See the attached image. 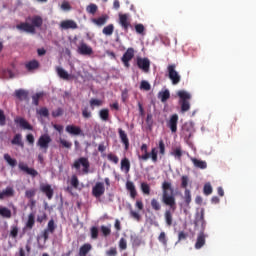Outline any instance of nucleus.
<instances>
[{
  "label": "nucleus",
  "instance_id": "nucleus-20",
  "mask_svg": "<svg viewBox=\"0 0 256 256\" xmlns=\"http://www.w3.org/2000/svg\"><path fill=\"white\" fill-rule=\"evenodd\" d=\"M15 97L19 99V101H29V92L23 89H18L15 91Z\"/></svg>",
  "mask_w": 256,
  "mask_h": 256
},
{
  "label": "nucleus",
  "instance_id": "nucleus-60",
  "mask_svg": "<svg viewBox=\"0 0 256 256\" xmlns=\"http://www.w3.org/2000/svg\"><path fill=\"white\" fill-rule=\"evenodd\" d=\"M119 249H121V251H125V249H127V240H125V238L120 239Z\"/></svg>",
  "mask_w": 256,
  "mask_h": 256
},
{
  "label": "nucleus",
  "instance_id": "nucleus-53",
  "mask_svg": "<svg viewBox=\"0 0 256 256\" xmlns=\"http://www.w3.org/2000/svg\"><path fill=\"white\" fill-rule=\"evenodd\" d=\"M70 185L74 187V189L79 188V178H77V175H73L70 180Z\"/></svg>",
  "mask_w": 256,
  "mask_h": 256
},
{
  "label": "nucleus",
  "instance_id": "nucleus-31",
  "mask_svg": "<svg viewBox=\"0 0 256 256\" xmlns=\"http://www.w3.org/2000/svg\"><path fill=\"white\" fill-rule=\"evenodd\" d=\"M33 227H35V214L34 213H30L28 215V220L26 222V229H33Z\"/></svg>",
  "mask_w": 256,
  "mask_h": 256
},
{
  "label": "nucleus",
  "instance_id": "nucleus-24",
  "mask_svg": "<svg viewBox=\"0 0 256 256\" xmlns=\"http://www.w3.org/2000/svg\"><path fill=\"white\" fill-rule=\"evenodd\" d=\"M92 21L95 25H98V27H103V25L109 21V15L104 14L98 18H94Z\"/></svg>",
  "mask_w": 256,
  "mask_h": 256
},
{
  "label": "nucleus",
  "instance_id": "nucleus-4",
  "mask_svg": "<svg viewBox=\"0 0 256 256\" xmlns=\"http://www.w3.org/2000/svg\"><path fill=\"white\" fill-rule=\"evenodd\" d=\"M176 69V64H169L167 66L168 78L172 81V85H179L181 83V75Z\"/></svg>",
  "mask_w": 256,
  "mask_h": 256
},
{
  "label": "nucleus",
  "instance_id": "nucleus-14",
  "mask_svg": "<svg viewBox=\"0 0 256 256\" xmlns=\"http://www.w3.org/2000/svg\"><path fill=\"white\" fill-rule=\"evenodd\" d=\"M18 167L20 171H24V173H27V175H31V177H37V175H39V172H37V170H35L34 168H29V166H27V164L25 163H19Z\"/></svg>",
  "mask_w": 256,
  "mask_h": 256
},
{
  "label": "nucleus",
  "instance_id": "nucleus-62",
  "mask_svg": "<svg viewBox=\"0 0 256 256\" xmlns=\"http://www.w3.org/2000/svg\"><path fill=\"white\" fill-rule=\"evenodd\" d=\"M159 153L165 155V142L163 140H159Z\"/></svg>",
  "mask_w": 256,
  "mask_h": 256
},
{
  "label": "nucleus",
  "instance_id": "nucleus-9",
  "mask_svg": "<svg viewBox=\"0 0 256 256\" xmlns=\"http://www.w3.org/2000/svg\"><path fill=\"white\" fill-rule=\"evenodd\" d=\"M135 57V49L128 48L126 52L123 54L121 61L124 63V67H131V64H129V61H131Z\"/></svg>",
  "mask_w": 256,
  "mask_h": 256
},
{
  "label": "nucleus",
  "instance_id": "nucleus-52",
  "mask_svg": "<svg viewBox=\"0 0 256 256\" xmlns=\"http://www.w3.org/2000/svg\"><path fill=\"white\" fill-rule=\"evenodd\" d=\"M140 89H142V91H151V84H149L147 80H142L140 83Z\"/></svg>",
  "mask_w": 256,
  "mask_h": 256
},
{
  "label": "nucleus",
  "instance_id": "nucleus-36",
  "mask_svg": "<svg viewBox=\"0 0 256 256\" xmlns=\"http://www.w3.org/2000/svg\"><path fill=\"white\" fill-rule=\"evenodd\" d=\"M26 69L28 71H34V69H39V61L32 60L26 64Z\"/></svg>",
  "mask_w": 256,
  "mask_h": 256
},
{
  "label": "nucleus",
  "instance_id": "nucleus-55",
  "mask_svg": "<svg viewBox=\"0 0 256 256\" xmlns=\"http://www.w3.org/2000/svg\"><path fill=\"white\" fill-rule=\"evenodd\" d=\"M43 97V93H36L32 96V103L37 107L39 105V100Z\"/></svg>",
  "mask_w": 256,
  "mask_h": 256
},
{
  "label": "nucleus",
  "instance_id": "nucleus-57",
  "mask_svg": "<svg viewBox=\"0 0 256 256\" xmlns=\"http://www.w3.org/2000/svg\"><path fill=\"white\" fill-rule=\"evenodd\" d=\"M184 199H185L186 205H189V203H191V190L186 189L184 191Z\"/></svg>",
  "mask_w": 256,
  "mask_h": 256
},
{
  "label": "nucleus",
  "instance_id": "nucleus-3",
  "mask_svg": "<svg viewBox=\"0 0 256 256\" xmlns=\"http://www.w3.org/2000/svg\"><path fill=\"white\" fill-rule=\"evenodd\" d=\"M140 151L143 152V155H138L139 161H149V159H152L153 163H157V148H152L151 152L149 153V147L147 146V144H142L140 147Z\"/></svg>",
  "mask_w": 256,
  "mask_h": 256
},
{
  "label": "nucleus",
  "instance_id": "nucleus-46",
  "mask_svg": "<svg viewBox=\"0 0 256 256\" xmlns=\"http://www.w3.org/2000/svg\"><path fill=\"white\" fill-rule=\"evenodd\" d=\"M55 229H57V226L55 225V220H49L46 230L50 233H55Z\"/></svg>",
  "mask_w": 256,
  "mask_h": 256
},
{
  "label": "nucleus",
  "instance_id": "nucleus-27",
  "mask_svg": "<svg viewBox=\"0 0 256 256\" xmlns=\"http://www.w3.org/2000/svg\"><path fill=\"white\" fill-rule=\"evenodd\" d=\"M93 249V246H91V244L86 243L83 244L80 249H79V256H87V254L89 253V251H91Z\"/></svg>",
  "mask_w": 256,
  "mask_h": 256
},
{
  "label": "nucleus",
  "instance_id": "nucleus-2",
  "mask_svg": "<svg viewBox=\"0 0 256 256\" xmlns=\"http://www.w3.org/2000/svg\"><path fill=\"white\" fill-rule=\"evenodd\" d=\"M162 202L175 211L177 209V202L175 201V196L173 195V188L171 187V182L164 181L162 184Z\"/></svg>",
  "mask_w": 256,
  "mask_h": 256
},
{
  "label": "nucleus",
  "instance_id": "nucleus-58",
  "mask_svg": "<svg viewBox=\"0 0 256 256\" xmlns=\"http://www.w3.org/2000/svg\"><path fill=\"white\" fill-rule=\"evenodd\" d=\"M158 241L162 243V245H167V235L165 232H161L160 235L158 236Z\"/></svg>",
  "mask_w": 256,
  "mask_h": 256
},
{
  "label": "nucleus",
  "instance_id": "nucleus-29",
  "mask_svg": "<svg viewBox=\"0 0 256 256\" xmlns=\"http://www.w3.org/2000/svg\"><path fill=\"white\" fill-rule=\"evenodd\" d=\"M90 108L95 110V107H102L103 106V100L97 99V98H92L89 101Z\"/></svg>",
  "mask_w": 256,
  "mask_h": 256
},
{
  "label": "nucleus",
  "instance_id": "nucleus-34",
  "mask_svg": "<svg viewBox=\"0 0 256 256\" xmlns=\"http://www.w3.org/2000/svg\"><path fill=\"white\" fill-rule=\"evenodd\" d=\"M178 97H180V101H189L191 99V94H189L185 90H180L177 92Z\"/></svg>",
  "mask_w": 256,
  "mask_h": 256
},
{
  "label": "nucleus",
  "instance_id": "nucleus-47",
  "mask_svg": "<svg viewBox=\"0 0 256 256\" xmlns=\"http://www.w3.org/2000/svg\"><path fill=\"white\" fill-rule=\"evenodd\" d=\"M82 117L84 119H91V117H93V114L91 113V111L89 110V107H84L82 109Z\"/></svg>",
  "mask_w": 256,
  "mask_h": 256
},
{
  "label": "nucleus",
  "instance_id": "nucleus-16",
  "mask_svg": "<svg viewBox=\"0 0 256 256\" xmlns=\"http://www.w3.org/2000/svg\"><path fill=\"white\" fill-rule=\"evenodd\" d=\"M66 133H69V135H83V130H81V127L75 126V125H67L66 126Z\"/></svg>",
  "mask_w": 256,
  "mask_h": 256
},
{
  "label": "nucleus",
  "instance_id": "nucleus-12",
  "mask_svg": "<svg viewBox=\"0 0 256 256\" xmlns=\"http://www.w3.org/2000/svg\"><path fill=\"white\" fill-rule=\"evenodd\" d=\"M179 123V115L173 114L169 121L167 122V127H169L170 131L172 133H175L177 131V124Z\"/></svg>",
  "mask_w": 256,
  "mask_h": 256
},
{
  "label": "nucleus",
  "instance_id": "nucleus-37",
  "mask_svg": "<svg viewBox=\"0 0 256 256\" xmlns=\"http://www.w3.org/2000/svg\"><path fill=\"white\" fill-rule=\"evenodd\" d=\"M113 31H115V26L113 24H109L103 28L102 33L103 35L111 36L113 35Z\"/></svg>",
  "mask_w": 256,
  "mask_h": 256
},
{
  "label": "nucleus",
  "instance_id": "nucleus-22",
  "mask_svg": "<svg viewBox=\"0 0 256 256\" xmlns=\"http://www.w3.org/2000/svg\"><path fill=\"white\" fill-rule=\"evenodd\" d=\"M56 73L60 79H63L64 81H69L71 79V75L65 71V69L57 66L56 67Z\"/></svg>",
  "mask_w": 256,
  "mask_h": 256
},
{
  "label": "nucleus",
  "instance_id": "nucleus-1",
  "mask_svg": "<svg viewBox=\"0 0 256 256\" xmlns=\"http://www.w3.org/2000/svg\"><path fill=\"white\" fill-rule=\"evenodd\" d=\"M43 27V18L39 15L28 16L26 22L16 25V29L22 33H31L35 35L36 29Z\"/></svg>",
  "mask_w": 256,
  "mask_h": 256
},
{
  "label": "nucleus",
  "instance_id": "nucleus-15",
  "mask_svg": "<svg viewBox=\"0 0 256 256\" xmlns=\"http://www.w3.org/2000/svg\"><path fill=\"white\" fill-rule=\"evenodd\" d=\"M40 191L46 195L47 199H53L54 191L50 184H42L40 186Z\"/></svg>",
  "mask_w": 256,
  "mask_h": 256
},
{
  "label": "nucleus",
  "instance_id": "nucleus-43",
  "mask_svg": "<svg viewBox=\"0 0 256 256\" xmlns=\"http://www.w3.org/2000/svg\"><path fill=\"white\" fill-rule=\"evenodd\" d=\"M19 235V227L17 225H12L10 230V237L13 239H17V236Z\"/></svg>",
  "mask_w": 256,
  "mask_h": 256
},
{
  "label": "nucleus",
  "instance_id": "nucleus-8",
  "mask_svg": "<svg viewBox=\"0 0 256 256\" xmlns=\"http://www.w3.org/2000/svg\"><path fill=\"white\" fill-rule=\"evenodd\" d=\"M92 195L96 199L105 195V184L103 182H97L92 188Z\"/></svg>",
  "mask_w": 256,
  "mask_h": 256
},
{
  "label": "nucleus",
  "instance_id": "nucleus-26",
  "mask_svg": "<svg viewBox=\"0 0 256 256\" xmlns=\"http://www.w3.org/2000/svg\"><path fill=\"white\" fill-rule=\"evenodd\" d=\"M15 195V190L13 187H7L2 192H0V200L5 199V197H13Z\"/></svg>",
  "mask_w": 256,
  "mask_h": 256
},
{
  "label": "nucleus",
  "instance_id": "nucleus-11",
  "mask_svg": "<svg viewBox=\"0 0 256 256\" xmlns=\"http://www.w3.org/2000/svg\"><path fill=\"white\" fill-rule=\"evenodd\" d=\"M137 66L139 69H142L144 73H149L151 61H149L148 58H137Z\"/></svg>",
  "mask_w": 256,
  "mask_h": 256
},
{
  "label": "nucleus",
  "instance_id": "nucleus-21",
  "mask_svg": "<svg viewBox=\"0 0 256 256\" xmlns=\"http://www.w3.org/2000/svg\"><path fill=\"white\" fill-rule=\"evenodd\" d=\"M207 238V235L205 233H199L196 239L195 243V249H201L205 246V239Z\"/></svg>",
  "mask_w": 256,
  "mask_h": 256
},
{
  "label": "nucleus",
  "instance_id": "nucleus-33",
  "mask_svg": "<svg viewBox=\"0 0 256 256\" xmlns=\"http://www.w3.org/2000/svg\"><path fill=\"white\" fill-rule=\"evenodd\" d=\"M99 117L101 121H104L105 123H107V121H109V109L107 108L101 109L99 111Z\"/></svg>",
  "mask_w": 256,
  "mask_h": 256
},
{
  "label": "nucleus",
  "instance_id": "nucleus-50",
  "mask_svg": "<svg viewBox=\"0 0 256 256\" xmlns=\"http://www.w3.org/2000/svg\"><path fill=\"white\" fill-rule=\"evenodd\" d=\"M98 7L96 4H90L87 6L86 11L87 13H90V15H95L97 13Z\"/></svg>",
  "mask_w": 256,
  "mask_h": 256
},
{
  "label": "nucleus",
  "instance_id": "nucleus-35",
  "mask_svg": "<svg viewBox=\"0 0 256 256\" xmlns=\"http://www.w3.org/2000/svg\"><path fill=\"white\" fill-rule=\"evenodd\" d=\"M164 217H165L166 225L168 227H171V225H173V214L171 213V210H166Z\"/></svg>",
  "mask_w": 256,
  "mask_h": 256
},
{
  "label": "nucleus",
  "instance_id": "nucleus-41",
  "mask_svg": "<svg viewBox=\"0 0 256 256\" xmlns=\"http://www.w3.org/2000/svg\"><path fill=\"white\" fill-rule=\"evenodd\" d=\"M171 97V93L169 90H165L159 93V99H161L162 103H165Z\"/></svg>",
  "mask_w": 256,
  "mask_h": 256
},
{
  "label": "nucleus",
  "instance_id": "nucleus-38",
  "mask_svg": "<svg viewBox=\"0 0 256 256\" xmlns=\"http://www.w3.org/2000/svg\"><path fill=\"white\" fill-rule=\"evenodd\" d=\"M171 155L175 157V159H178V161H181V157H183V150L181 147H177L171 152Z\"/></svg>",
  "mask_w": 256,
  "mask_h": 256
},
{
  "label": "nucleus",
  "instance_id": "nucleus-64",
  "mask_svg": "<svg viewBox=\"0 0 256 256\" xmlns=\"http://www.w3.org/2000/svg\"><path fill=\"white\" fill-rule=\"evenodd\" d=\"M107 256H117V248L111 247L108 251H106Z\"/></svg>",
  "mask_w": 256,
  "mask_h": 256
},
{
  "label": "nucleus",
  "instance_id": "nucleus-49",
  "mask_svg": "<svg viewBox=\"0 0 256 256\" xmlns=\"http://www.w3.org/2000/svg\"><path fill=\"white\" fill-rule=\"evenodd\" d=\"M91 239H99V228L93 226L90 229Z\"/></svg>",
  "mask_w": 256,
  "mask_h": 256
},
{
  "label": "nucleus",
  "instance_id": "nucleus-56",
  "mask_svg": "<svg viewBox=\"0 0 256 256\" xmlns=\"http://www.w3.org/2000/svg\"><path fill=\"white\" fill-rule=\"evenodd\" d=\"M107 159H108V161H111L112 163H115V165H117V163H119V157H117V155H115L113 153H109L107 155Z\"/></svg>",
  "mask_w": 256,
  "mask_h": 256
},
{
  "label": "nucleus",
  "instance_id": "nucleus-28",
  "mask_svg": "<svg viewBox=\"0 0 256 256\" xmlns=\"http://www.w3.org/2000/svg\"><path fill=\"white\" fill-rule=\"evenodd\" d=\"M16 123H18L20 127H22V129L33 131V126H31V124H29V122H27V120H25L24 118H19L18 120H16Z\"/></svg>",
  "mask_w": 256,
  "mask_h": 256
},
{
  "label": "nucleus",
  "instance_id": "nucleus-17",
  "mask_svg": "<svg viewBox=\"0 0 256 256\" xmlns=\"http://www.w3.org/2000/svg\"><path fill=\"white\" fill-rule=\"evenodd\" d=\"M77 22L75 20H64L60 23V28L61 29H78Z\"/></svg>",
  "mask_w": 256,
  "mask_h": 256
},
{
  "label": "nucleus",
  "instance_id": "nucleus-19",
  "mask_svg": "<svg viewBox=\"0 0 256 256\" xmlns=\"http://www.w3.org/2000/svg\"><path fill=\"white\" fill-rule=\"evenodd\" d=\"M11 145H16L17 147H21V149H23L25 147V143L23 142V135L19 133L16 134L11 140Z\"/></svg>",
  "mask_w": 256,
  "mask_h": 256
},
{
  "label": "nucleus",
  "instance_id": "nucleus-5",
  "mask_svg": "<svg viewBox=\"0 0 256 256\" xmlns=\"http://www.w3.org/2000/svg\"><path fill=\"white\" fill-rule=\"evenodd\" d=\"M81 166L83 167L82 171L85 175L89 173V167H91V164L89 163V158L87 157H80L77 160L74 161L72 167L79 171L81 169Z\"/></svg>",
  "mask_w": 256,
  "mask_h": 256
},
{
  "label": "nucleus",
  "instance_id": "nucleus-44",
  "mask_svg": "<svg viewBox=\"0 0 256 256\" xmlns=\"http://www.w3.org/2000/svg\"><path fill=\"white\" fill-rule=\"evenodd\" d=\"M141 191L144 193V195H150L151 194V186L149 184L143 182L141 183Z\"/></svg>",
  "mask_w": 256,
  "mask_h": 256
},
{
  "label": "nucleus",
  "instance_id": "nucleus-61",
  "mask_svg": "<svg viewBox=\"0 0 256 256\" xmlns=\"http://www.w3.org/2000/svg\"><path fill=\"white\" fill-rule=\"evenodd\" d=\"M38 114H40L41 115V117H49V109H47V108H40L39 110H38Z\"/></svg>",
  "mask_w": 256,
  "mask_h": 256
},
{
  "label": "nucleus",
  "instance_id": "nucleus-63",
  "mask_svg": "<svg viewBox=\"0 0 256 256\" xmlns=\"http://www.w3.org/2000/svg\"><path fill=\"white\" fill-rule=\"evenodd\" d=\"M63 115V109L57 108L56 110L52 111V117H61Z\"/></svg>",
  "mask_w": 256,
  "mask_h": 256
},
{
  "label": "nucleus",
  "instance_id": "nucleus-42",
  "mask_svg": "<svg viewBox=\"0 0 256 256\" xmlns=\"http://www.w3.org/2000/svg\"><path fill=\"white\" fill-rule=\"evenodd\" d=\"M4 160L10 165V167H15L17 165V160L11 158V155L4 154Z\"/></svg>",
  "mask_w": 256,
  "mask_h": 256
},
{
  "label": "nucleus",
  "instance_id": "nucleus-7",
  "mask_svg": "<svg viewBox=\"0 0 256 256\" xmlns=\"http://www.w3.org/2000/svg\"><path fill=\"white\" fill-rule=\"evenodd\" d=\"M195 227H201L199 233H205V229L207 227V222L205 221V210L202 209L200 215L196 217L194 221Z\"/></svg>",
  "mask_w": 256,
  "mask_h": 256
},
{
  "label": "nucleus",
  "instance_id": "nucleus-45",
  "mask_svg": "<svg viewBox=\"0 0 256 256\" xmlns=\"http://www.w3.org/2000/svg\"><path fill=\"white\" fill-rule=\"evenodd\" d=\"M151 207L154 211H161V203L155 198L151 200Z\"/></svg>",
  "mask_w": 256,
  "mask_h": 256
},
{
  "label": "nucleus",
  "instance_id": "nucleus-25",
  "mask_svg": "<svg viewBox=\"0 0 256 256\" xmlns=\"http://www.w3.org/2000/svg\"><path fill=\"white\" fill-rule=\"evenodd\" d=\"M118 133L123 145H125V149H129V138L127 137V133H125V131L121 128L118 130Z\"/></svg>",
  "mask_w": 256,
  "mask_h": 256
},
{
  "label": "nucleus",
  "instance_id": "nucleus-40",
  "mask_svg": "<svg viewBox=\"0 0 256 256\" xmlns=\"http://www.w3.org/2000/svg\"><path fill=\"white\" fill-rule=\"evenodd\" d=\"M180 105L182 113H187V111L191 109V103H189V100L180 101Z\"/></svg>",
  "mask_w": 256,
  "mask_h": 256
},
{
  "label": "nucleus",
  "instance_id": "nucleus-13",
  "mask_svg": "<svg viewBox=\"0 0 256 256\" xmlns=\"http://www.w3.org/2000/svg\"><path fill=\"white\" fill-rule=\"evenodd\" d=\"M78 53L80 55H91L93 53V48L82 41L78 46Z\"/></svg>",
  "mask_w": 256,
  "mask_h": 256
},
{
  "label": "nucleus",
  "instance_id": "nucleus-39",
  "mask_svg": "<svg viewBox=\"0 0 256 256\" xmlns=\"http://www.w3.org/2000/svg\"><path fill=\"white\" fill-rule=\"evenodd\" d=\"M100 231L103 237H109V235H111V224H109L108 226L102 225L100 227Z\"/></svg>",
  "mask_w": 256,
  "mask_h": 256
},
{
  "label": "nucleus",
  "instance_id": "nucleus-59",
  "mask_svg": "<svg viewBox=\"0 0 256 256\" xmlns=\"http://www.w3.org/2000/svg\"><path fill=\"white\" fill-rule=\"evenodd\" d=\"M132 245L139 247L141 245V238L138 236H131Z\"/></svg>",
  "mask_w": 256,
  "mask_h": 256
},
{
  "label": "nucleus",
  "instance_id": "nucleus-23",
  "mask_svg": "<svg viewBox=\"0 0 256 256\" xmlns=\"http://www.w3.org/2000/svg\"><path fill=\"white\" fill-rule=\"evenodd\" d=\"M126 189L129 191L131 199H135V197H137V189L132 181L126 182Z\"/></svg>",
  "mask_w": 256,
  "mask_h": 256
},
{
  "label": "nucleus",
  "instance_id": "nucleus-18",
  "mask_svg": "<svg viewBox=\"0 0 256 256\" xmlns=\"http://www.w3.org/2000/svg\"><path fill=\"white\" fill-rule=\"evenodd\" d=\"M190 161L193 163L196 169H207V161L205 160H199L197 158L191 157Z\"/></svg>",
  "mask_w": 256,
  "mask_h": 256
},
{
  "label": "nucleus",
  "instance_id": "nucleus-30",
  "mask_svg": "<svg viewBox=\"0 0 256 256\" xmlns=\"http://www.w3.org/2000/svg\"><path fill=\"white\" fill-rule=\"evenodd\" d=\"M121 169L122 171H125V173H129V171H131V162H129V159L123 158L121 160Z\"/></svg>",
  "mask_w": 256,
  "mask_h": 256
},
{
  "label": "nucleus",
  "instance_id": "nucleus-51",
  "mask_svg": "<svg viewBox=\"0 0 256 256\" xmlns=\"http://www.w3.org/2000/svg\"><path fill=\"white\" fill-rule=\"evenodd\" d=\"M59 143L60 145H62V147H64L65 149H71V147H73V143L63 139V138H60L59 139Z\"/></svg>",
  "mask_w": 256,
  "mask_h": 256
},
{
  "label": "nucleus",
  "instance_id": "nucleus-32",
  "mask_svg": "<svg viewBox=\"0 0 256 256\" xmlns=\"http://www.w3.org/2000/svg\"><path fill=\"white\" fill-rule=\"evenodd\" d=\"M0 216L4 219H11L12 214L9 208L0 206Z\"/></svg>",
  "mask_w": 256,
  "mask_h": 256
},
{
  "label": "nucleus",
  "instance_id": "nucleus-54",
  "mask_svg": "<svg viewBox=\"0 0 256 256\" xmlns=\"http://www.w3.org/2000/svg\"><path fill=\"white\" fill-rule=\"evenodd\" d=\"M204 195H211L213 193V187L210 183H206L203 188Z\"/></svg>",
  "mask_w": 256,
  "mask_h": 256
},
{
  "label": "nucleus",
  "instance_id": "nucleus-10",
  "mask_svg": "<svg viewBox=\"0 0 256 256\" xmlns=\"http://www.w3.org/2000/svg\"><path fill=\"white\" fill-rule=\"evenodd\" d=\"M119 25H121L122 29H124L126 33L129 31L131 21L129 20L128 14H119Z\"/></svg>",
  "mask_w": 256,
  "mask_h": 256
},
{
  "label": "nucleus",
  "instance_id": "nucleus-48",
  "mask_svg": "<svg viewBox=\"0 0 256 256\" xmlns=\"http://www.w3.org/2000/svg\"><path fill=\"white\" fill-rule=\"evenodd\" d=\"M188 185H189V176L183 175L181 177V188L186 190Z\"/></svg>",
  "mask_w": 256,
  "mask_h": 256
},
{
  "label": "nucleus",
  "instance_id": "nucleus-6",
  "mask_svg": "<svg viewBox=\"0 0 256 256\" xmlns=\"http://www.w3.org/2000/svg\"><path fill=\"white\" fill-rule=\"evenodd\" d=\"M51 141L52 139L51 136H49V134H43L39 137L37 141V147H39V149L43 151V153H47Z\"/></svg>",
  "mask_w": 256,
  "mask_h": 256
}]
</instances>
